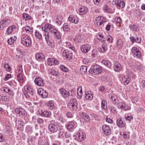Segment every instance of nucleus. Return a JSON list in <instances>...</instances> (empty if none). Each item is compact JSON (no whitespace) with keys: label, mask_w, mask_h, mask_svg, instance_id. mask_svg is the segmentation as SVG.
<instances>
[{"label":"nucleus","mask_w":145,"mask_h":145,"mask_svg":"<svg viewBox=\"0 0 145 145\" xmlns=\"http://www.w3.org/2000/svg\"><path fill=\"white\" fill-rule=\"evenodd\" d=\"M21 43L24 46L28 47L31 44V41L29 37L24 35L21 36Z\"/></svg>","instance_id":"f257e3e1"},{"label":"nucleus","mask_w":145,"mask_h":145,"mask_svg":"<svg viewBox=\"0 0 145 145\" xmlns=\"http://www.w3.org/2000/svg\"><path fill=\"white\" fill-rule=\"evenodd\" d=\"M90 71L91 73H93L95 74H99L103 71V69L100 66L96 65L91 67Z\"/></svg>","instance_id":"f03ea898"},{"label":"nucleus","mask_w":145,"mask_h":145,"mask_svg":"<svg viewBox=\"0 0 145 145\" xmlns=\"http://www.w3.org/2000/svg\"><path fill=\"white\" fill-rule=\"evenodd\" d=\"M77 103L76 99L74 98H71L68 105V107L71 110H75L77 109Z\"/></svg>","instance_id":"7ed1b4c3"},{"label":"nucleus","mask_w":145,"mask_h":145,"mask_svg":"<svg viewBox=\"0 0 145 145\" xmlns=\"http://www.w3.org/2000/svg\"><path fill=\"white\" fill-rule=\"evenodd\" d=\"M25 91L24 94L26 98H29L32 96L33 94V89L30 86H26L24 87Z\"/></svg>","instance_id":"20e7f679"},{"label":"nucleus","mask_w":145,"mask_h":145,"mask_svg":"<svg viewBox=\"0 0 145 145\" xmlns=\"http://www.w3.org/2000/svg\"><path fill=\"white\" fill-rule=\"evenodd\" d=\"M58 125L55 123H53L51 122L48 126L49 130L52 133L56 132L58 130Z\"/></svg>","instance_id":"39448f33"},{"label":"nucleus","mask_w":145,"mask_h":145,"mask_svg":"<svg viewBox=\"0 0 145 145\" xmlns=\"http://www.w3.org/2000/svg\"><path fill=\"white\" fill-rule=\"evenodd\" d=\"M113 5L116 6L118 9L122 8L125 6V3L123 0H114L112 1Z\"/></svg>","instance_id":"423d86ee"},{"label":"nucleus","mask_w":145,"mask_h":145,"mask_svg":"<svg viewBox=\"0 0 145 145\" xmlns=\"http://www.w3.org/2000/svg\"><path fill=\"white\" fill-rule=\"evenodd\" d=\"M42 30L44 32V35L45 36V39L47 42L48 45L50 46H52V44L49 40V32L47 29L44 27L42 28Z\"/></svg>","instance_id":"0eeeda50"},{"label":"nucleus","mask_w":145,"mask_h":145,"mask_svg":"<svg viewBox=\"0 0 145 145\" xmlns=\"http://www.w3.org/2000/svg\"><path fill=\"white\" fill-rule=\"evenodd\" d=\"M16 112L22 118H24L27 116V112L25 109L21 108H18L15 109Z\"/></svg>","instance_id":"6e6552de"},{"label":"nucleus","mask_w":145,"mask_h":145,"mask_svg":"<svg viewBox=\"0 0 145 145\" xmlns=\"http://www.w3.org/2000/svg\"><path fill=\"white\" fill-rule=\"evenodd\" d=\"M63 55L67 59L69 60L72 58L73 55L71 51L68 50H65L63 52Z\"/></svg>","instance_id":"1a4fd4ad"},{"label":"nucleus","mask_w":145,"mask_h":145,"mask_svg":"<svg viewBox=\"0 0 145 145\" xmlns=\"http://www.w3.org/2000/svg\"><path fill=\"white\" fill-rule=\"evenodd\" d=\"M106 22V19L103 17H98L95 19V22L96 24L99 26H101Z\"/></svg>","instance_id":"9d476101"},{"label":"nucleus","mask_w":145,"mask_h":145,"mask_svg":"<svg viewBox=\"0 0 145 145\" xmlns=\"http://www.w3.org/2000/svg\"><path fill=\"white\" fill-rule=\"evenodd\" d=\"M9 20L8 19H4L0 22V30H2L4 27H6L9 25Z\"/></svg>","instance_id":"9b49d317"},{"label":"nucleus","mask_w":145,"mask_h":145,"mask_svg":"<svg viewBox=\"0 0 145 145\" xmlns=\"http://www.w3.org/2000/svg\"><path fill=\"white\" fill-rule=\"evenodd\" d=\"M34 82L37 85L39 86H42L44 84V80L42 78L39 77L36 78L34 80Z\"/></svg>","instance_id":"f8f14e48"},{"label":"nucleus","mask_w":145,"mask_h":145,"mask_svg":"<svg viewBox=\"0 0 145 145\" xmlns=\"http://www.w3.org/2000/svg\"><path fill=\"white\" fill-rule=\"evenodd\" d=\"M102 130L104 133L106 135H108L111 133L110 128L106 125H104L103 126Z\"/></svg>","instance_id":"ddd939ff"},{"label":"nucleus","mask_w":145,"mask_h":145,"mask_svg":"<svg viewBox=\"0 0 145 145\" xmlns=\"http://www.w3.org/2000/svg\"><path fill=\"white\" fill-rule=\"evenodd\" d=\"M59 91L62 96L65 99H66L69 97L70 95V94L69 92L67 91L63 88L60 89Z\"/></svg>","instance_id":"4468645a"},{"label":"nucleus","mask_w":145,"mask_h":145,"mask_svg":"<svg viewBox=\"0 0 145 145\" xmlns=\"http://www.w3.org/2000/svg\"><path fill=\"white\" fill-rule=\"evenodd\" d=\"M49 31L50 32L54 34V36L56 38L58 39L61 38V37L59 33L56 29H55L53 27H50V28Z\"/></svg>","instance_id":"2eb2a0df"},{"label":"nucleus","mask_w":145,"mask_h":145,"mask_svg":"<svg viewBox=\"0 0 145 145\" xmlns=\"http://www.w3.org/2000/svg\"><path fill=\"white\" fill-rule=\"evenodd\" d=\"M114 70L116 72H119L122 69L121 64L118 61H116L113 65Z\"/></svg>","instance_id":"dca6fc26"},{"label":"nucleus","mask_w":145,"mask_h":145,"mask_svg":"<svg viewBox=\"0 0 145 145\" xmlns=\"http://www.w3.org/2000/svg\"><path fill=\"white\" fill-rule=\"evenodd\" d=\"M48 63L49 65H56L59 63L57 60L52 58H49L47 59Z\"/></svg>","instance_id":"f3484780"},{"label":"nucleus","mask_w":145,"mask_h":145,"mask_svg":"<svg viewBox=\"0 0 145 145\" xmlns=\"http://www.w3.org/2000/svg\"><path fill=\"white\" fill-rule=\"evenodd\" d=\"M91 48L90 45L88 44H86L81 46L80 48L81 51L82 52L86 53L90 50Z\"/></svg>","instance_id":"a211bd4d"},{"label":"nucleus","mask_w":145,"mask_h":145,"mask_svg":"<svg viewBox=\"0 0 145 145\" xmlns=\"http://www.w3.org/2000/svg\"><path fill=\"white\" fill-rule=\"evenodd\" d=\"M81 116L82 120L84 122L86 123L90 121V117L86 113H82Z\"/></svg>","instance_id":"6ab92c4d"},{"label":"nucleus","mask_w":145,"mask_h":145,"mask_svg":"<svg viewBox=\"0 0 145 145\" xmlns=\"http://www.w3.org/2000/svg\"><path fill=\"white\" fill-rule=\"evenodd\" d=\"M85 138V134L82 133H79L76 135V139L78 141L84 140Z\"/></svg>","instance_id":"aec40b11"},{"label":"nucleus","mask_w":145,"mask_h":145,"mask_svg":"<svg viewBox=\"0 0 145 145\" xmlns=\"http://www.w3.org/2000/svg\"><path fill=\"white\" fill-rule=\"evenodd\" d=\"M116 123L120 127L122 128L125 125V123L122 121L121 118H118L117 120Z\"/></svg>","instance_id":"412c9836"},{"label":"nucleus","mask_w":145,"mask_h":145,"mask_svg":"<svg viewBox=\"0 0 145 145\" xmlns=\"http://www.w3.org/2000/svg\"><path fill=\"white\" fill-rule=\"evenodd\" d=\"M36 59L39 61H43L45 59L44 55L42 53H38L36 54Z\"/></svg>","instance_id":"4be33fe9"},{"label":"nucleus","mask_w":145,"mask_h":145,"mask_svg":"<svg viewBox=\"0 0 145 145\" xmlns=\"http://www.w3.org/2000/svg\"><path fill=\"white\" fill-rule=\"evenodd\" d=\"M88 11V8L85 6H82L79 9V14L83 15L86 13Z\"/></svg>","instance_id":"5701e85b"},{"label":"nucleus","mask_w":145,"mask_h":145,"mask_svg":"<svg viewBox=\"0 0 145 145\" xmlns=\"http://www.w3.org/2000/svg\"><path fill=\"white\" fill-rule=\"evenodd\" d=\"M68 20L74 24L78 23L79 21L78 18L76 17H74L72 16H70L68 18Z\"/></svg>","instance_id":"b1692460"},{"label":"nucleus","mask_w":145,"mask_h":145,"mask_svg":"<svg viewBox=\"0 0 145 145\" xmlns=\"http://www.w3.org/2000/svg\"><path fill=\"white\" fill-rule=\"evenodd\" d=\"M85 98L87 99L91 100L93 98V95L91 94V92L89 91L85 92Z\"/></svg>","instance_id":"393cba45"},{"label":"nucleus","mask_w":145,"mask_h":145,"mask_svg":"<svg viewBox=\"0 0 145 145\" xmlns=\"http://www.w3.org/2000/svg\"><path fill=\"white\" fill-rule=\"evenodd\" d=\"M75 122L74 121L69 122L67 126V129L70 130L72 129L75 126Z\"/></svg>","instance_id":"a878e982"},{"label":"nucleus","mask_w":145,"mask_h":145,"mask_svg":"<svg viewBox=\"0 0 145 145\" xmlns=\"http://www.w3.org/2000/svg\"><path fill=\"white\" fill-rule=\"evenodd\" d=\"M122 78V82L124 83H125L126 84H128L131 80L130 78L127 75L124 76Z\"/></svg>","instance_id":"bb28decb"},{"label":"nucleus","mask_w":145,"mask_h":145,"mask_svg":"<svg viewBox=\"0 0 145 145\" xmlns=\"http://www.w3.org/2000/svg\"><path fill=\"white\" fill-rule=\"evenodd\" d=\"M109 97L114 104H116L117 103L116 99L117 97L116 95L112 94H110Z\"/></svg>","instance_id":"cd10ccee"},{"label":"nucleus","mask_w":145,"mask_h":145,"mask_svg":"<svg viewBox=\"0 0 145 145\" xmlns=\"http://www.w3.org/2000/svg\"><path fill=\"white\" fill-rule=\"evenodd\" d=\"M46 105L48 108L51 110L53 109L54 107V104L52 101L47 102L46 103Z\"/></svg>","instance_id":"c85d7f7f"},{"label":"nucleus","mask_w":145,"mask_h":145,"mask_svg":"<svg viewBox=\"0 0 145 145\" xmlns=\"http://www.w3.org/2000/svg\"><path fill=\"white\" fill-rule=\"evenodd\" d=\"M123 106H125L124 110L126 111L130 110V107H129L128 105H125L124 103L121 102L119 103L118 104V107H122Z\"/></svg>","instance_id":"c756f323"},{"label":"nucleus","mask_w":145,"mask_h":145,"mask_svg":"<svg viewBox=\"0 0 145 145\" xmlns=\"http://www.w3.org/2000/svg\"><path fill=\"white\" fill-rule=\"evenodd\" d=\"M62 17L61 16H57L56 17V23L58 25H60L62 23Z\"/></svg>","instance_id":"7c9ffc66"},{"label":"nucleus","mask_w":145,"mask_h":145,"mask_svg":"<svg viewBox=\"0 0 145 145\" xmlns=\"http://www.w3.org/2000/svg\"><path fill=\"white\" fill-rule=\"evenodd\" d=\"M101 63L108 68H110L112 65L111 63L108 60H103L102 61Z\"/></svg>","instance_id":"2f4dec72"},{"label":"nucleus","mask_w":145,"mask_h":145,"mask_svg":"<svg viewBox=\"0 0 145 145\" xmlns=\"http://www.w3.org/2000/svg\"><path fill=\"white\" fill-rule=\"evenodd\" d=\"M16 27L14 25L10 26L7 29L6 33L7 34H9L11 33L13 30L16 29Z\"/></svg>","instance_id":"473e14b6"},{"label":"nucleus","mask_w":145,"mask_h":145,"mask_svg":"<svg viewBox=\"0 0 145 145\" xmlns=\"http://www.w3.org/2000/svg\"><path fill=\"white\" fill-rule=\"evenodd\" d=\"M87 71V67L86 66H82L80 68V71L82 74H85Z\"/></svg>","instance_id":"72a5a7b5"},{"label":"nucleus","mask_w":145,"mask_h":145,"mask_svg":"<svg viewBox=\"0 0 145 145\" xmlns=\"http://www.w3.org/2000/svg\"><path fill=\"white\" fill-rule=\"evenodd\" d=\"M16 38L15 36L11 37L8 40V43L9 44L11 45L14 43V41L16 40Z\"/></svg>","instance_id":"f704fd0d"},{"label":"nucleus","mask_w":145,"mask_h":145,"mask_svg":"<svg viewBox=\"0 0 145 145\" xmlns=\"http://www.w3.org/2000/svg\"><path fill=\"white\" fill-rule=\"evenodd\" d=\"M41 113L42 116L47 117H49L51 114L50 113L46 111H44L43 112L41 111Z\"/></svg>","instance_id":"c9c22d12"},{"label":"nucleus","mask_w":145,"mask_h":145,"mask_svg":"<svg viewBox=\"0 0 145 145\" xmlns=\"http://www.w3.org/2000/svg\"><path fill=\"white\" fill-rule=\"evenodd\" d=\"M49 73L54 76H57L59 74L58 72L54 69H51V70H50Z\"/></svg>","instance_id":"e433bc0d"},{"label":"nucleus","mask_w":145,"mask_h":145,"mask_svg":"<svg viewBox=\"0 0 145 145\" xmlns=\"http://www.w3.org/2000/svg\"><path fill=\"white\" fill-rule=\"evenodd\" d=\"M22 30L23 31H25L26 32H29L30 33H32L33 30L31 27L28 26H26L23 27L22 28Z\"/></svg>","instance_id":"4c0bfd02"},{"label":"nucleus","mask_w":145,"mask_h":145,"mask_svg":"<svg viewBox=\"0 0 145 145\" xmlns=\"http://www.w3.org/2000/svg\"><path fill=\"white\" fill-rule=\"evenodd\" d=\"M101 107L105 110H107V102L105 100H102L101 102Z\"/></svg>","instance_id":"58836bf2"},{"label":"nucleus","mask_w":145,"mask_h":145,"mask_svg":"<svg viewBox=\"0 0 145 145\" xmlns=\"http://www.w3.org/2000/svg\"><path fill=\"white\" fill-rule=\"evenodd\" d=\"M17 78L18 81L21 82H24L23 78L21 74H18L17 75Z\"/></svg>","instance_id":"ea45409f"},{"label":"nucleus","mask_w":145,"mask_h":145,"mask_svg":"<svg viewBox=\"0 0 145 145\" xmlns=\"http://www.w3.org/2000/svg\"><path fill=\"white\" fill-rule=\"evenodd\" d=\"M63 28L64 31H68L70 30V28L67 23H65L63 25Z\"/></svg>","instance_id":"a19ab883"},{"label":"nucleus","mask_w":145,"mask_h":145,"mask_svg":"<svg viewBox=\"0 0 145 145\" xmlns=\"http://www.w3.org/2000/svg\"><path fill=\"white\" fill-rule=\"evenodd\" d=\"M35 35L36 38H38L40 40L42 39V35L40 32L38 31L36 32Z\"/></svg>","instance_id":"79ce46f5"},{"label":"nucleus","mask_w":145,"mask_h":145,"mask_svg":"<svg viewBox=\"0 0 145 145\" xmlns=\"http://www.w3.org/2000/svg\"><path fill=\"white\" fill-rule=\"evenodd\" d=\"M117 45L119 48H121L123 45V43L121 39H118L117 41Z\"/></svg>","instance_id":"37998d69"},{"label":"nucleus","mask_w":145,"mask_h":145,"mask_svg":"<svg viewBox=\"0 0 145 145\" xmlns=\"http://www.w3.org/2000/svg\"><path fill=\"white\" fill-rule=\"evenodd\" d=\"M4 67L6 70L8 71H10L11 69V67L9 65L8 63L5 62L4 63Z\"/></svg>","instance_id":"c03bdc74"},{"label":"nucleus","mask_w":145,"mask_h":145,"mask_svg":"<svg viewBox=\"0 0 145 145\" xmlns=\"http://www.w3.org/2000/svg\"><path fill=\"white\" fill-rule=\"evenodd\" d=\"M97 39L102 42L105 41L106 40V39H105L103 35L100 34L97 37Z\"/></svg>","instance_id":"a18cd8bd"},{"label":"nucleus","mask_w":145,"mask_h":145,"mask_svg":"<svg viewBox=\"0 0 145 145\" xmlns=\"http://www.w3.org/2000/svg\"><path fill=\"white\" fill-rule=\"evenodd\" d=\"M59 68L61 70L65 72H67L68 70L67 68L65 67L63 65H61L59 67Z\"/></svg>","instance_id":"49530a36"},{"label":"nucleus","mask_w":145,"mask_h":145,"mask_svg":"<svg viewBox=\"0 0 145 145\" xmlns=\"http://www.w3.org/2000/svg\"><path fill=\"white\" fill-rule=\"evenodd\" d=\"M23 17L25 20H28L31 19V17L28 14L24 13L23 14Z\"/></svg>","instance_id":"de8ad7c7"},{"label":"nucleus","mask_w":145,"mask_h":145,"mask_svg":"<svg viewBox=\"0 0 145 145\" xmlns=\"http://www.w3.org/2000/svg\"><path fill=\"white\" fill-rule=\"evenodd\" d=\"M82 88L81 87H79L78 88L77 94L79 96L81 97L82 93Z\"/></svg>","instance_id":"09e8293b"},{"label":"nucleus","mask_w":145,"mask_h":145,"mask_svg":"<svg viewBox=\"0 0 145 145\" xmlns=\"http://www.w3.org/2000/svg\"><path fill=\"white\" fill-rule=\"evenodd\" d=\"M110 111L114 114L116 113V108L113 106H111L110 107Z\"/></svg>","instance_id":"8fccbe9b"},{"label":"nucleus","mask_w":145,"mask_h":145,"mask_svg":"<svg viewBox=\"0 0 145 145\" xmlns=\"http://www.w3.org/2000/svg\"><path fill=\"white\" fill-rule=\"evenodd\" d=\"M107 41L109 43H112V42L113 39L112 37L110 35L108 36L106 39Z\"/></svg>","instance_id":"3c124183"},{"label":"nucleus","mask_w":145,"mask_h":145,"mask_svg":"<svg viewBox=\"0 0 145 145\" xmlns=\"http://www.w3.org/2000/svg\"><path fill=\"white\" fill-rule=\"evenodd\" d=\"M103 9L106 12H110V9L108 8V6L106 5H104L103 8Z\"/></svg>","instance_id":"603ef678"},{"label":"nucleus","mask_w":145,"mask_h":145,"mask_svg":"<svg viewBox=\"0 0 145 145\" xmlns=\"http://www.w3.org/2000/svg\"><path fill=\"white\" fill-rule=\"evenodd\" d=\"M17 70L18 71V74H21L23 72V69L22 66H19L17 67Z\"/></svg>","instance_id":"864d4df0"},{"label":"nucleus","mask_w":145,"mask_h":145,"mask_svg":"<svg viewBox=\"0 0 145 145\" xmlns=\"http://www.w3.org/2000/svg\"><path fill=\"white\" fill-rule=\"evenodd\" d=\"M130 28L133 31H137L138 26L137 25H133L131 26V27L130 26Z\"/></svg>","instance_id":"5fc2aeb1"},{"label":"nucleus","mask_w":145,"mask_h":145,"mask_svg":"<svg viewBox=\"0 0 145 145\" xmlns=\"http://www.w3.org/2000/svg\"><path fill=\"white\" fill-rule=\"evenodd\" d=\"M10 100V97L8 96H3V101H8Z\"/></svg>","instance_id":"6e6d98bb"},{"label":"nucleus","mask_w":145,"mask_h":145,"mask_svg":"<svg viewBox=\"0 0 145 145\" xmlns=\"http://www.w3.org/2000/svg\"><path fill=\"white\" fill-rule=\"evenodd\" d=\"M48 95V93L46 92L45 90H44V91L41 95V97L43 98H45L47 97Z\"/></svg>","instance_id":"4d7b16f0"},{"label":"nucleus","mask_w":145,"mask_h":145,"mask_svg":"<svg viewBox=\"0 0 145 145\" xmlns=\"http://www.w3.org/2000/svg\"><path fill=\"white\" fill-rule=\"evenodd\" d=\"M44 91V90L42 88H39L38 90V92L39 95L41 96Z\"/></svg>","instance_id":"13d9d810"},{"label":"nucleus","mask_w":145,"mask_h":145,"mask_svg":"<svg viewBox=\"0 0 145 145\" xmlns=\"http://www.w3.org/2000/svg\"><path fill=\"white\" fill-rule=\"evenodd\" d=\"M7 93H8L9 95L12 96H13L14 94L13 92L9 89H8V91Z\"/></svg>","instance_id":"bf43d9fd"},{"label":"nucleus","mask_w":145,"mask_h":145,"mask_svg":"<svg viewBox=\"0 0 145 145\" xmlns=\"http://www.w3.org/2000/svg\"><path fill=\"white\" fill-rule=\"evenodd\" d=\"M139 50L137 49V48L136 47H133L132 48V52L133 53V54L136 53V52Z\"/></svg>","instance_id":"052dcab7"},{"label":"nucleus","mask_w":145,"mask_h":145,"mask_svg":"<svg viewBox=\"0 0 145 145\" xmlns=\"http://www.w3.org/2000/svg\"><path fill=\"white\" fill-rule=\"evenodd\" d=\"M130 39L131 40V42L132 43H134L135 42H137L136 39L135 38H134L133 37H130Z\"/></svg>","instance_id":"680f3d73"},{"label":"nucleus","mask_w":145,"mask_h":145,"mask_svg":"<svg viewBox=\"0 0 145 145\" xmlns=\"http://www.w3.org/2000/svg\"><path fill=\"white\" fill-rule=\"evenodd\" d=\"M8 88L7 87H2L1 88V90L4 92L7 93L8 91Z\"/></svg>","instance_id":"e2e57ef3"},{"label":"nucleus","mask_w":145,"mask_h":145,"mask_svg":"<svg viewBox=\"0 0 145 145\" xmlns=\"http://www.w3.org/2000/svg\"><path fill=\"white\" fill-rule=\"evenodd\" d=\"M97 54L96 53V52L95 51H93L92 53H91V55L89 56H91L93 57H96Z\"/></svg>","instance_id":"0e129e2a"},{"label":"nucleus","mask_w":145,"mask_h":145,"mask_svg":"<svg viewBox=\"0 0 145 145\" xmlns=\"http://www.w3.org/2000/svg\"><path fill=\"white\" fill-rule=\"evenodd\" d=\"M135 12L137 14V16H139L141 14L142 12L139 10H136L135 11Z\"/></svg>","instance_id":"69168bd1"},{"label":"nucleus","mask_w":145,"mask_h":145,"mask_svg":"<svg viewBox=\"0 0 145 145\" xmlns=\"http://www.w3.org/2000/svg\"><path fill=\"white\" fill-rule=\"evenodd\" d=\"M136 53L135 54H134L136 55V56L138 58H140L141 56L140 53V52L139 50L137 52H136Z\"/></svg>","instance_id":"338daca9"},{"label":"nucleus","mask_w":145,"mask_h":145,"mask_svg":"<svg viewBox=\"0 0 145 145\" xmlns=\"http://www.w3.org/2000/svg\"><path fill=\"white\" fill-rule=\"evenodd\" d=\"M116 23L120 24L121 22V20L120 17H118L117 18L116 20Z\"/></svg>","instance_id":"774afa93"}]
</instances>
